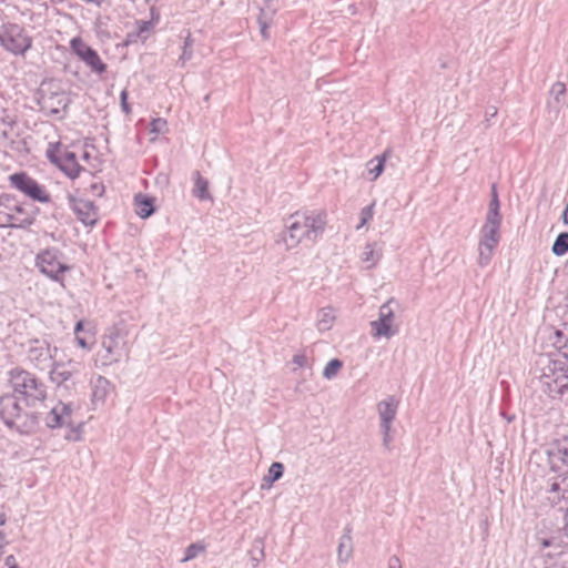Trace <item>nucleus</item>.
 <instances>
[{"label": "nucleus", "instance_id": "nucleus-1", "mask_svg": "<svg viewBox=\"0 0 568 568\" xmlns=\"http://www.w3.org/2000/svg\"><path fill=\"white\" fill-rule=\"evenodd\" d=\"M327 215L323 210H304L291 214L284 222L281 241L286 250L297 247L303 241L314 243L325 230Z\"/></svg>", "mask_w": 568, "mask_h": 568}, {"label": "nucleus", "instance_id": "nucleus-2", "mask_svg": "<svg viewBox=\"0 0 568 568\" xmlns=\"http://www.w3.org/2000/svg\"><path fill=\"white\" fill-rule=\"evenodd\" d=\"M0 418L7 427L20 434L33 433L39 423L38 415L24 410L14 394H4L0 397Z\"/></svg>", "mask_w": 568, "mask_h": 568}, {"label": "nucleus", "instance_id": "nucleus-3", "mask_svg": "<svg viewBox=\"0 0 568 568\" xmlns=\"http://www.w3.org/2000/svg\"><path fill=\"white\" fill-rule=\"evenodd\" d=\"M9 383L13 394H18L27 406H36L47 397V386L31 372L13 368L9 372Z\"/></svg>", "mask_w": 568, "mask_h": 568}, {"label": "nucleus", "instance_id": "nucleus-4", "mask_svg": "<svg viewBox=\"0 0 568 568\" xmlns=\"http://www.w3.org/2000/svg\"><path fill=\"white\" fill-rule=\"evenodd\" d=\"M38 209L19 202L16 196L0 195V227H26L36 221Z\"/></svg>", "mask_w": 568, "mask_h": 568}, {"label": "nucleus", "instance_id": "nucleus-5", "mask_svg": "<svg viewBox=\"0 0 568 568\" xmlns=\"http://www.w3.org/2000/svg\"><path fill=\"white\" fill-rule=\"evenodd\" d=\"M38 94V103L43 113L58 119L65 115L71 99L60 82L54 80L42 82Z\"/></svg>", "mask_w": 568, "mask_h": 568}, {"label": "nucleus", "instance_id": "nucleus-6", "mask_svg": "<svg viewBox=\"0 0 568 568\" xmlns=\"http://www.w3.org/2000/svg\"><path fill=\"white\" fill-rule=\"evenodd\" d=\"M128 335L129 331L123 321L115 323L106 329L102 338V348L105 353L102 356L104 365H110L120 362L123 357H128Z\"/></svg>", "mask_w": 568, "mask_h": 568}, {"label": "nucleus", "instance_id": "nucleus-7", "mask_svg": "<svg viewBox=\"0 0 568 568\" xmlns=\"http://www.w3.org/2000/svg\"><path fill=\"white\" fill-rule=\"evenodd\" d=\"M541 368L540 383L544 392L555 398L568 389V365L562 359L546 358Z\"/></svg>", "mask_w": 568, "mask_h": 568}, {"label": "nucleus", "instance_id": "nucleus-8", "mask_svg": "<svg viewBox=\"0 0 568 568\" xmlns=\"http://www.w3.org/2000/svg\"><path fill=\"white\" fill-rule=\"evenodd\" d=\"M36 266L50 280L62 283L63 275L70 271L64 262L63 253L57 247H49L40 251L36 256Z\"/></svg>", "mask_w": 568, "mask_h": 568}, {"label": "nucleus", "instance_id": "nucleus-9", "mask_svg": "<svg viewBox=\"0 0 568 568\" xmlns=\"http://www.w3.org/2000/svg\"><path fill=\"white\" fill-rule=\"evenodd\" d=\"M0 44L16 55H23L31 48L32 40L21 26L6 23L0 30Z\"/></svg>", "mask_w": 568, "mask_h": 568}, {"label": "nucleus", "instance_id": "nucleus-10", "mask_svg": "<svg viewBox=\"0 0 568 568\" xmlns=\"http://www.w3.org/2000/svg\"><path fill=\"white\" fill-rule=\"evenodd\" d=\"M501 222L487 221L480 230V241L478 246V264L487 266L491 260L494 250L499 243V229Z\"/></svg>", "mask_w": 568, "mask_h": 568}, {"label": "nucleus", "instance_id": "nucleus-11", "mask_svg": "<svg viewBox=\"0 0 568 568\" xmlns=\"http://www.w3.org/2000/svg\"><path fill=\"white\" fill-rule=\"evenodd\" d=\"M57 346L47 339L34 338L28 342L27 358L38 369L45 371L54 363Z\"/></svg>", "mask_w": 568, "mask_h": 568}, {"label": "nucleus", "instance_id": "nucleus-12", "mask_svg": "<svg viewBox=\"0 0 568 568\" xmlns=\"http://www.w3.org/2000/svg\"><path fill=\"white\" fill-rule=\"evenodd\" d=\"M11 185L26 196L40 203L50 202V194L43 185L29 176L26 172L14 173L9 176Z\"/></svg>", "mask_w": 568, "mask_h": 568}, {"label": "nucleus", "instance_id": "nucleus-13", "mask_svg": "<svg viewBox=\"0 0 568 568\" xmlns=\"http://www.w3.org/2000/svg\"><path fill=\"white\" fill-rule=\"evenodd\" d=\"M72 52L85 63V65L97 74H102L106 71V64L101 60L98 52L87 44L81 38H73L70 42Z\"/></svg>", "mask_w": 568, "mask_h": 568}, {"label": "nucleus", "instance_id": "nucleus-14", "mask_svg": "<svg viewBox=\"0 0 568 568\" xmlns=\"http://www.w3.org/2000/svg\"><path fill=\"white\" fill-rule=\"evenodd\" d=\"M393 300L387 301L379 307L378 318L371 322L372 334L375 338H390L397 334L398 329L394 326Z\"/></svg>", "mask_w": 568, "mask_h": 568}, {"label": "nucleus", "instance_id": "nucleus-15", "mask_svg": "<svg viewBox=\"0 0 568 568\" xmlns=\"http://www.w3.org/2000/svg\"><path fill=\"white\" fill-rule=\"evenodd\" d=\"M81 368V362L72 358L68 361H54L50 366L49 378L51 383L60 387L72 382L77 376H79Z\"/></svg>", "mask_w": 568, "mask_h": 568}, {"label": "nucleus", "instance_id": "nucleus-16", "mask_svg": "<svg viewBox=\"0 0 568 568\" xmlns=\"http://www.w3.org/2000/svg\"><path fill=\"white\" fill-rule=\"evenodd\" d=\"M69 204L72 211L85 226H93L99 220L98 209L94 203L85 199H77L69 195Z\"/></svg>", "mask_w": 568, "mask_h": 568}, {"label": "nucleus", "instance_id": "nucleus-17", "mask_svg": "<svg viewBox=\"0 0 568 568\" xmlns=\"http://www.w3.org/2000/svg\"><path fill=\"white\" fill-rule=\"evenodd\" d=\"M73 406L71 403L58 402L45 417V424L49 428H59L72 425Z\"/></svg>", "mask_w": 568, "mask_h": 568}, {"label": "nucleus", "instance_id": "nucleus-18", "mask_svg": "<svg viewBox=\"0 0 568 568\" xmlns=\"http://www.w3.org/2000/svg\"><path fill=\"white\" fill-rule=\"evenodd\" d=\"M548 460L555 471L568 473V439L558 440L548 450Z\"/></svg>", "mask_w": 568, "mask_h": 568}, {"label": "nucleus", "instance_id": "nucleus-19", "mask_svg": "<svg viewBox=\"0 0 568 568\" xmlns=\"http://www.w3.org/2000/svg\"><path fill=\"white\" fill-rule=\"evenodd\" d=\"M398 402L394 396H388L377 405L378 415L381 418V428L387 429V426H392L393 420L396 417Z\"/></svg>", "mask_w": 568, "mask_h": 568}, {"label": "nucleus", "instance_id": "nucleus-20", "mask_svg": "<svg viewBox=\"0 0 568 568\" xmlns=\"http://www.w3.org/2000/svg\"><path fill=\"white\" fill-rule=\"evenodd\" d=\"M549 94L550 99L547 102V109L549 113L557 118L565 103L566 84L560 81L555 82L550 88Z\"/></svg>", "mask_w": 568, "mask_h": 568}, {"label": "nucleus", "instance_id": "nucleus-21", "mask_svg": "<svg viewBox=\"0 0 568 568\" xmlns=\"http://www.w3.org/2000/svg\"><path fill=\"white\" fill-rule=\"evenodd\" d=\"M58 166L71 179L78 178L82 170L77 161L75 153L67 149H63L60 154Z\"/></svg>", "mask_w": 568, "mask_h": 568}, {"label": "nucleus", "instance_id": "nucleus-22", "mask_svg": "<svg viewBox=\"0 0 568 568\" xmlns=\"http://www.w3.org/2000/svg\"><path fill=\"white\" fill-rule=\"evenodd\" d=\"M351 527H346L343 536L339 539L337 547V559L339 562H346L349 560L353 554V541L351 536Z\"/></svg>", "mask_w": 568, "mask_h": 568}, {"label": "nucleus", "instance_id": "nucleus-23", "mask_svg": "<svg viewBox=\"0 0 568 568\" xmlns=\"http://www.w3.org/2000/svg\"><path fill=\"white\" fill-rule=\"evenodd\" d=\"M550 341L556 349L568 359V325L552 332Z\"/></svg>", "mask_w": 568, "mask_h": 568}, {"label": "nucleus", "instance_id": "nucleus-24", "mask_svg": "<svg viewBox=\"0 0 568 568\" xmlns=\"http://www.w3.org/2000/svg\"><path fill=\"white\" fill-rule=\"evenodd\" d=\"M559 490V484L554 483L549 490L550 496L548 499L558 508L559 511L565 513L566 517H568V490H564L560 497L558 496Z\"/></svg>", "mask_w": 568, "mask_h": 568}, {"label": "nucleus", "instance_id": "nucleus-25", "mask_svg": "<svg viewBox=\"0 0 568 568\" xmlns=\"http://www.w3.org/2000/svg\"><path fill=\"white\" fill-rule=\"evenodd\" d=\"M194 187L193 195L201 201L210 200L211 194L209 193V182L204 179L199 171L193 173Z\"/></svg>", "mask_w": 568, "mask_h": 568}, {"label": "nucleus", "instance_id": "nucleus-26", "mask_svg": "<svg viewBox=\"0 0 568 568\" xmlns=\"http://www.w3.org/2000/svg\"><path fill=\"white\" fill-rule=\"evenodd\" d=\"M134 201L136 206L135 212L140 217L146 219L153 214V199L144 196L142 194H138L135 195Z\"/></svg>", "mask_w": 568, "mask_h": 568}, {"label": "nucleus", "instance_id": "nucleus-27", "mask_svg": "<svg viewBox=\"0 0 568 568\" xmlns=\"http://www.w3.org/2000/svg\"><path fill=\"white\" fill-rule=\"evenodd\" d=\"M500 202L497 193V186L496 184L491 185V197L488 204V212L486 215L487 221H497L501 222V214H500Z\"/></svg>", "mask_w": 568, "mask_h": 568}, {"label": "nucleus", "instance_id": "nucleus-28", "mask_svg": "<svg viewBox=\"0 0 568 568\" xmlns=\"http://www.w3.org/2000/svg\"><path fill=\"white\" fill-rule=\"evenodd\" d=\"M387 156H388L387 152H384L382 155H378V156L372 159L367 163L368 173L371 175V178H369L371 181H375L383 173Z\"/></svg>", "mask_w": 568, "mask_h": 568}, {"label": "nucleus", "instance_id": "nucleus-29", "mask_svg": "<svg viewBox=\"0 0 568 568\" xmlns=\"http://www.w3.org/2000/svg\"><path fill=\"white\" fill-rule=\"evenodd\" d=\"M284 473V465L280 462H274L267 471V475L264 476L262 488L271 487L276 480H278Z\"/></svg>", "mask_w": 568, "mask_h": 568}, {"label": "nucleus", "instance_id": "nucleus-30", "mask_svg": "<svg viewBox=\"0 0 568 568\" xmlns=\"http://www.w3.org/2000/svg\"><path fill=\"white\" fill-rule=\"evenodd\" d=\"M335 320L334 311L332 308H322L317 316V328L321 332L331 329Z\"/></svg>", "mask_w": 568, "mask_h": 568}, {"label": "nucleus", "instance_id": "nucleus-31", "mask_svg": "<svg viewBox=\"0 0 568 568\" xmlns=\"http://www.w3.org/2000/svg\"><path fill=\"white\" fill-rule=\"evenodd\" d=\"M551 252L556 256H562L568 252V233L567 232H562V233L558 234V236L556 237V240L552 244Z\"/></svg>", "mask_w": 568, "mask_h": 568}, {"label": "nucleus", "instance_id": "nucleus-32", "mask_svg": "<svg viewBox=\"0 0 568 568\" xmlns=\"http://www.w3.org/2000/svg\"><path fill=\"white\" fill-rule=\"evenodd\" d=\"M205 551V545L203 542H194L186 547L185 555L181 559V562L190 561L196 558L200 554Z\"/></svg>", "mask_w": 568, "mask_h": 568}, {"label": "nucleus", "instance_id": "nucleus-33", "mask_svg": "<svg viewBox=\"0 0 568 568\" xmlns=\"http://www.w3.org/2000/svg\"><path fill=\"white\" fill-rule=\"evenodd\" d=\"M343 363L337 358L331 359L323 369V376L326 379H332L336 376L337 372L342 368Z\"/></svg>", "mask_w": 568, "mask_h": 568}, {"label": "nucleus", "instance_id": "nucleus-34", "mask_svg": "<svg viewBox=\"0 0 568 568\" xmlns=\"http://www.w3.org/2000/svg\"><path fill=\"white\" fill-rule=\"evenodd\" d=\"M62 152H63V150L61 149V144L59 142L55 143V144L50 143L48 149H47L45 155H47V158L49 159L50 162H52L55 165H58V163L60 161V154Z\"/></svg>", "mask_w": 568, "mask_h": 568}, {"label": "nucleus", "instance_id": "nucleus-35", "mask_svg": "<svg viewBox=\"0 0 568 568\" xmlns=\"http://www.w3.org/2000/svg\"><path fill=\"white\" fill-rule=\"evenodd\" d=\"M379 256L376 254L372 244H367L362 253V261L365 263H369L367 267H372L376 264Z\"/></svg>", "mask_w": 568, "mask_h": 568}, {"label": "nucleus", "instance_id": "nucleus-36", "mask_svg": "<svg viewBox=\"0 0 568 568\" xmlns=\"http://www.w3.org/2000/svg\"><path fill=\"white\" fill-rule=\"evenodd\" d=\"M373 204L365 206L361 210V224L357 226V229L364 226L372 217H373Z\"/></svg>", "mask_w": 568, "mask_h": 568}, {"label": "nucleus", "instance_id": "nucleus-37", "mask_svg": "<svg viewBox=\"0 0 568 568\" xmlns=\"http://www.w3.org/2000/svg\"><path fill=\"white\" fill-rule=\"evenodd\" d=\"M108 384H109L108 379H106V378H104V377H101V376H100V377L98 378V386H97V389H95V390H94V393H93V396H94L95 398L103 399V398H104V395H105V392L103 390V392H101V393H100V387H102V388H103V387H104V386H106Z\"/></svg>", "mask_w": 568, "mask_h": 568}, {"label": "nucleus", "instance_id": "nucleus-38", "mask_svg": "<svg viewBox=\"0 0 568 568\" xmlns=\"http://www.w3.org/2000/svg\"><path fill=\"white\" fill-rule=\"evenodd\" d=\"M165 126H166V121L161 118L153 119L151 122V131L152 132L161 133Z\"/></svg>", "mask_w": 568, "mask_h": 568}, {"label": "nucleus", "instance_id": "nucleus-39", "mask_svg": "<svg viewBox=\"0 0 568 568\" xmlns=\"http://www.w3.org/2000/svg\"><path fill=\"white\" fill-rule=\"evenodd\" d=\"M121 109L124 113L129 114L131 112V106L128 102V91L124 89L120 94Z\"/></svg>", "mask_w": 568, "mask_h": 568}, {"label": "nucleus", "instance_id": "nucleus-40", "mask_svg": "<svg viewBox=\"0 0 568 568\" xmlns=\"http://www.w3.org/2000/svg\"><path fill=\"white\" fill-rule=\"evenodd\" d=\"M75 342L79 347L90 351L93 346V342H89L85 336H78L75 337Z\"/></svg>", "mask_w": 568, "mask_h": 568}, {"label": "nucleus", "instance_id": "nucleus-41", "mask_svg": "<svg viewBox=\"0 0 568 568\" xmlns=\"http://www.w3.org/2000/svg\"><path fill=\"white\" fill-rule=\"evenodd\" d=\"M292 363L295 365V368L304 367L307 364V358L304 354H296L293 356Z\"/></svg>", "mask_w": 568, "mask_h": 568}, {"label": "nucleus", "instance_id": "nucleus-42", "mask_svg": "<svg viewBox=\"0 0 568 568\" xmlns=\"http://www.w3.org/2000/svg\"><path fill=\"white\" fill-rule=\"evenodd\" d=\"M390 429H392V426H387V429L385 428H381L382 433H383V445L386 447V448H389V444L392 442V437H390Z\"/></svg>", "mask_w": 568, "mask_h": 568}, {"label": "nucleus", "instance_id": "nucleus-43", "mask_svg": "<svg viewBox=\"0 0 568 568\" xmlns=\"http://www.w3.org/2000/svg\"><path fill=\"white\" fill-rule=\"evenodd\" d=\"M192 58V49H187L186 47H183L182 54L179 58V62L184 65L186 61H189Z\"/></svg>", "mask_w": 568, "mask_h": 568}, {"label": "nucleus", "instance_id": "nucleus-44", "mask_svg": "<svg viewBox=\"0 0 568 568\" xmlns=\"http://www.w3.org/2000/svg\"><path fill=\"white\" fill-rule=\"evenodd\" d=\"M388 568H402L399 558L396 556L390 557L388 561Z\"/></svg>", "mask_w": 568, "mask_h": 568}, {"label": "nucleus", "instance_id": "nucleus-45", "mask_svg": "<svg viewBox=\"0 0 568 568\" xmlns=\"http://www.w3.org/2000/svg\"><path fill=\"white\" fill-rule=\"evenodd\" d=\"M4 566L10 568V566H18L17 560L13 555H9L4 559Z\"/></svg>", "mask_w": 568, "mask_h": 568}, {"label": "nucleus", "instance_id": "nucleus-46", "mask_svg": "<svg viewBox=\"0 0 568 568\" xmlns=\"http://www.w3.org/2000/svg\"><path fill=\"white\" fill-rule=\"evenodd\" d=\"M496 114H497V108L496 106H490V108H488L486 110L485 118L488 121L490 118L496 116Z\"/></svg>", "mask_w": 568, "mask_h": 568}, {"label": "nucleus", "instance_id": "nucleus-47", "mask_svg": "<svg viewBox=\"0 0 568 568\" xmlns=\"http://www.w3.org/2000/svg\"><path fill=\"white\" fill-rule=\"evenodd\" d=\"M81 332H83V322L79 321V322H77V324L74 326V335H75V337L80 336Z\"/></svg>", "mask_w": 568, "mask_h": 568}, {"label": "nucleus", "instance_id": "nucleus-48", "mask_svg": "<svg viewBox=\"0 0 568 568\" xmlns=\"http://www.w3.org/2000/svg\"><path fill=\"white\" fill-rule=\"evenodd\" d=\"M83 2L100 7L104 0H82Z\"/></svg>", "mask_w": 568, "mask_h": 568}, {"label": "nucleus", "instance_id": "nucleus-49", "mask_svg": "<svg viewBox=\"0 0 568 568\" xmlns=\"http://www.w3.org/2000/svg\"><path fill=\"white\" fill-rule=\"evenodd\" d=\"M6 545L4 535L0 531V555L2 554V549Z\"/></svg>", "mask_w": 568, "mask_h": 568}, {"label": "nucleus", "instance_id": "nucleus-50", "mask_svg": "<svg viewBox=\"0 0 568 568\" xmlns=\"http://www.w3.org/2000/svg\"><path fill=\"white\" fill-rule=\"evenodd\" d=\"M562 220L566 225H568V206L566 205V209L562 213Z\"/></svg>", "mask_w": 568, "mask_h": 568}, {"label": "nucleus", "instance_id": "nucleus-51", "mask_svg": "<svg viewBox=\"0 0 568 568\" xmlns=\"http://www.w3.org/2000/svg\"><path fill=\"white\" fill-rule=\"evenodd\" d=\"M183 47H186L187 49H192V40H191L190 36L186 37Z\"/></svg>", "mask_w": 568, "mask_h": 568}, {"label": "nucleus", "instance_id": "nucleus-52", "mask_svg": "<svg viewBox=\"0 0 568 568\" xmlns=\"http://www.w3.org/2000/svg\"><path fill=\"white\" fill-rule=\"evenodd\" d=\"M564 531H565V535L568 537V517H567L566 524L564 526Z\"/></svg>", "mask_w": 568, "mask_h": 568}, {"label": "nucleus", "instance_id": "nucleus-53", "mask_svg": "<svg viewBox=\"0 0 568 568\" xmlns=\"http://www.w3.org/2000/svg\"><path fill=\"white\" fill-rule=\"evenodd\" d=\"M541 545H542L544 547H549V546H550V540H548V539H542Z\"/></svg>", "mask_w": 568, "mask_h": 568}, {"label": "nucleus", "instance_id": "nucleus-54", "mask_svg": "<svg viewBox=\"0 0 568 568\" xmlns=\"http://www.w3.org/2000/svg\"><path fill=\"white\" fill-rule=\"evenodd\" d=\"M262 34L264 38H266V27H262V30H261Z\"/></svg>", "mask_w": 568, "mask_h": 568}, {"label": "nucleus", "instance_id": "nucleus-55", "mask_svg": "<svg viewBox=\"0 0 568 568\" xmlns=\"http://www.w3.org/2000/svg\"><path fill=\"white\" fill-rule=\"evenodd\" d=\"M83 156H84V159H88V158H89V153H88V152H85V153L83 154Z\"/></svg>", "mask_w": 568, "mask_h": 568}, {"label": "nucleus", "instance_id": "nucleus-56", "mask_svg": "<svg viewBox=\"0 0 568 568\" xmlns=\"http://www.w3.org/2000/svg\"><path fill=\"white\" fill-rule=\"evenodd\" d=\"M4 524V518H0V525Z\"/></svg>", "mask_w": 568, "mask_h": 568}]
</instances>
